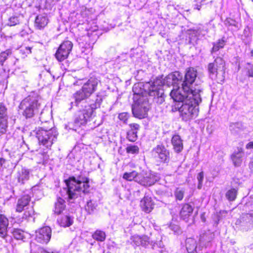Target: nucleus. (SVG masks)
<instances>
[{
    "instance_id": "a211bd4d",
    "label": "nucleus",
    "mask_w": 253,
    "mask_h": 253,
    "mask_svg": "<svg viewBox=\"0 0 253 253\" xmlns=\"http://www.w3.org/2000/svg\"><path fill=\"white\" fill-rule=\"evenodd\" d=\"M244 153L242 148H238L231 155V159L235 166L239 167L242 163Z\"/></svg>"
},
{
    "instance_id": "5701e85b",
    "label": "nucleus",
    "mask_w": 253,
    "mask_h": 253,
    "mask_svg": "<svg viewBox=\"0 0 253 253\" xmlns=\"http://www.w3.org/2000/svg\"><path fill=\"white\" fill-rule=\"evenodd\" d=\"M8 220L6 217L2 214L0 215V236L4 238L7 234V228Z\"/></svg>"
},
{
    "instance_id": "58836bf2",
    "label": "nucleus",
    "mask_w": 253,
    "mask_h": 253,
    "mask_svg": "<svg viewBox=\"0 0 253 253\" xmlns=\"http://www.w3.org/2000/svg\"><path fill=\"white\" fill-rule=\"evenodd\" d=\"M126 150L128 153L135 154L138 153L139 148L135 145H129L126 147Z\"/></svg>"
},
{
    "instance_id": "20e7f679",
    "label": "nucleus",
    "mask_w": 253,
    "mask_h": 253,
    "mask_svg": "<svg viewBox=\"0 0 253 253\" xmlns=\"http://www.w3.org/2000/svg\"><path fill=\"white\" fill-rule=\"evenodd\" d=\"M39 95L32 92L23 99L18 106V112L26 118H31L38 113L41 105Z\"/></svg>"
},
{
    "instance_id": "aec40b11",
    "label": "nucleus",
    "mask_w": 253,
    "mask_h": 253,
    "mask_svg": "<svg viewBox=\"0 0 253 253\" xmlns=\"http://www.w3.org/2000/svg\"><path fill=\"white\" fill-rule=\"evenodd\" d=\"M130 129L127 132V138L129 141L134 142L137 138V133L139 128V125L137 124H129Z\"/></svg>"
},
{
    "instance_id": "79ce46f5",
    "label": "nucleus",
    "mask_w": 253,
    "mask_h": 253,
    "mask_svg": "<svg viewBox=\"0 0 253 253\" xmlns=\"http://www.w3.org/2000/svg\"><path fill=\"white\" fill-rule=\"evenodd\" d=\"M20 51L23 55L26 56L31 53V47L26 46L21 47Z\"/></svg>"
},
{
    "instance_id": "49530a36",
    "label": "nucleus",
    "mask_w": 253,
    "mask_h": 253,
    "mask_svg": "<svg viewBox=\"0 0 253 253\" xmlns=\"http://www.w3.org/2000/svg\"><path fill=\"white\" fill-rule=\"evenodd\" d=\"M224 23L225 25L226 26H235L236 25V22L233 19L228 18L225 19V20L224 22Z\"/></svg>"
},
{
    "instance_id": "864d4df0",
    "label": "nucleus",
    "mask_w": 253,
    "mask_h": 253,
    "mask_svg": "<svg viewBox=\"0 0 253 253\" xmlns=\"http://www.w3.org/2000/svg\"><path fill=\"white\" fill-rule=\"evenodd\" d=\"M155 244H156L157 246L158 247H159V248H163L164 247V245L163 244V243L161 242V241H160L159 243H155L153 245V246H155Z\"/></svg>"
},
{
    "instance_id": "c85d7f7f",
    "label": "nucleus",
    "mask_w": 253,
    "mask_h": 253,
    "mask_svg": "<svg viewBox=\"0 0 253 253\" xmlns=\"http://www.w3.org/2000/svg\"><path fill=\"white\" fill-rule=\"evenodd\" d=\"M193 209L191 206L187 204L183 205L180 212L181 217L184 219H186L193 212Z\"/></svg>"
},
{
    "instance_id": "1a4fd4ad",
    "label": "nucleus",
    "mask_w": 253,
    "mask_h": 253,
    "mask_svg": "<svg viewBox=\"0 0 253 253\" xmlns=\"http://www.w3.org/2000/svg\"><path fill=\"white\" fill-rule=\"evenodd\" d=\"M207 239V235L203 234L200 236L199 239V245L197 241L194 238H188L186 240V247L188 253H199L203 247L206 245V242H209Z\"/></svg>"
},
{
    "instance_id": "f03ea898",
    "label": "nucleus",
    "mask_w": 253,
    "mask_h": 253,
    "mask_svg": "<svg viewBox=\"0 0 253 253\" xmlns=\"http://www.w3.org/2000/svg\"><path fill=\"white\" fill-rule=\"evenodd\" d=\"M199 89L194 91L191 95H184L183 99L179 102L178 105L180 117L184 121H189L194 119L199 114V104L201 102V94L198 93Z\"/></svg>"
},
{
    "instance_id": "39448f33",
    "label": "nucleus",
    "mask_w": 253,
    "mask_h": 253,
    "mask_svg": "<svg viewBox=\"0 0 253 253\" xmlns=\"http://www.w3.org/2000/svg\"><path fill=\"white\" fill-rule=\"evenodd\" d=\"M197 77V71L193 68H189L185 75L184 80L181 84V90L183 94L188 97L191 95L194 91L199 89L198 93L201 94L202 91L201 87L198 85L193 86V84L195 81Z\"/></svg>"
},
{
    "instance_id": "37998d69",
    "label": "nucleus",
    "mask_w": 253,
    "mask_h": 253,
    "mask_svg": "<svg viewBox=\"0 0 253 253\" xmlns=\"http://www.w3.org/2000/svg\"><path fill=\"white\" fill-rule=\"evenodd\" d=\"M34 214V211L33 208H31L28 209V210L24 212L23 218L25 219H28V218L32 217L33 215Z\"/></svg>"
},
{
    "instance_id": "a878e982",
    "label": "nucleus",
    "mask_w": 253,
    "mask_h": 253,
    "mask_svg": "<svg viewBox=\"0 0 253 253\" xmlns=\"http://www.w3.org/2000/svg\"><path fill=\"white\" fill-rule=\"evenodd\" d=\"M48 22V20L46 15H38L35 20V26L38 29H42L47 25Z\"/></svg>"
},
{
    "instance_id": "6e6d98bb",
    "label": "nucleus",
    "mask_w": 253,
    "mask_h": 253,
    "mask_svg": "<svg viewBox=\"0 0 253 253\" xmlns=\"http://www.w3.org/2000/svg\"><path fill=\"white\" fill-rule=\"evenodd\" d=\"M251 56L253 57V49L251 50Z\"/></svg>"
},
{
    "instance_id": "8fccbe9b",
    "label": "nucleus",
    "mask_w": 253,
    "mask_h": 253,
    "mask_svg": "<svg viewBox=\"0 0 253 253\" xmlns=\"http://www.w3.org/2000/svg\"><path fill=\"white\" fill-rule=\"evenodd\" d=\"M119 118L120 120L126 123L128 118V114L126 113H122L119 115Z\"/></svg>"
},
{
    "instance_id": "4be33fe9",
    "label": "nucleus",
    "mask_w": 253,
    "mask_h": 253,
    "mask_svg": "<svg viewBox=\"0 0 253 253\" xmlns=\"http://www.w3.org/2000/svg\"><path fill=\"white\" fill-rule=\"evenodd\" d=\"M88 97H89L88 95L84 93L82 89H81L73 94V98L75 99V102H72L71 104L72 106L73 105L78 106L81 101L84 100Z\"/></svg>"
},
{
    "instance_id": "6ab92c4d",
    "label": "nucleus",
    "mask_w": 253,
    "mask_h": 253,
    "mask_svg": "<svg viewBox=\"0 0 253 253\" xmlns=\"http://www.w3.org/2000/svg\"><path fill=\"white\" fill-rule=\"evenodd\" d=\"M140 207L145 212H151L154 207L151 198L148 196H145L140 201Z\"/></svg>"
},
{
    "instance_id": "412c9836",
    "label": "nucleus",
    "mask_w": 253,
    "mask_h": 253,
    "mask_svg": "<svg viewBox=\"0 0 253 253\" xmlns=\"http://www.w3.org/2000/svg\"><path fill=\"white\" fill-rule=\"evenodd\" d=\"M30 171L28 169L22 168L17 173V181L19 183L24 184L26 181H28L30 177Z\"/></svg>"
},
{
    "instance_id": "2eb2a0df",
    "label": "nucleus",
    "mask_w": 253,
    "mask_h": 253,
    "mask_svg": "<svg viewBox=\"0 0 253 253\" xmlns=\"http://www.w3.org/2000/svg\"><path fill=\"white\" fill-rule=\"evenodd\" d=\"M7 120V109L3 103H0V136L6 132Z\"/></svg>"
},
{
    "instance_id": "ea45409f",
    "label": "nucleus",
    "mask_w": 253,
    "mask_h": 253,
    "mask_svg": "<svg viewBox=\"0 0 253 253\" xmlns=\"http://www.w3.org/2000/svg\"><path fill=\"white\" fill-rule=\"evenodd\" d=\"M47 151L43 152L42 153H39L38 154V157L41 159L40 161L39 162V163H43L44 162L48 160L49 156L47 155Z\"/></svg>"
},
{
    "instance_id": "423d86ee",
    "label": "nucleus",
    "mask_w": 253,
    "mask_h": 253,
    "mask_svg": "<svg viewBox=\"0 0 253 253\" xmlns=\"http://www.w3.org/2000/svg\"><path fill=\"white\" fill-rule=\"evenodd\" d=\"M58 133L55 128H52L46 130L40 128L37 132V137L40 145L49 149L53 143L56 140Z\"/></svg>"
},
{
    "instance_id": "0eeeda50",
    "label": "nucleus",
    "mask_w": 253,
    "mask_h": 253,
    "mask_svg": "<svg viewBox=\"0 0 253 253\" xmlns=\"http://www.w3.org/2000/svg\"><path fill=\"white\" fill-rule=\"evenodd\" d=\"M100 101L96 99L95 103L85 106V108L79 112L75 119V123L80 125L85 124L93 115L94 110L99 107Z\"/></svg>"
},
{
    "instance_id": "dca6fc26",
    "label": "nucleus",
    "mask_w": 253,
    "mask_h": 253,
    "mask_svg": "<svg viewBox=\"0 0 253 253\" xmlns=\"http://www.w3.org/2000/svg\"><path fill=\"white\" fill-rule=\"evenodd\" d=\"M130 244L133 246H141L143 247H147V246L152 245L153 242L146 235H138L135 234L130 237Z\"/></svg>"
},
{
    "instance_id": "4c0bfd02",
    "label": "nucleus",
    "mask_w": 253,
    "mask_h": 253,
    "mask_svg": "<svg viewBox=\"0 0 253 253\" xmlns=\"http://www.w3.org/2000/svg\"><path fill=\"white\" fill-rule=\"evenodd\" d=\"M96 205L93 203L92 201L90 200L87 202L85 207V210L89 213H91L95 209Z\"/></svg>"
},
{
    "instance_id": "c03bdc74",
    "label": "nucleus",
    "mask_w": 253,
    "mask_h": 253,
    "mask_svg": "<svg viewBox=\"0 0 253 253\" xmlns=\"http://www.w3.org/2000/svg\"><path fill=\"white\" fill-rule=\"evenodd\" d=\"M11 54V51L10 50H7L4 52H2L0 53V58H1L0 59L1 61H4L7 58V57Z\"/></svg>"
},
{
    "instance_id": "c9c22d12",
    "label": "nucleus",
    "mask_w": 253,
    "mask_h": 253,
    "mask_svg": "<svg viewBox=\"0 0 253 253\" xmlns=\"http://www.w3.org/2000/svg\"><path fill=\"white\" fill-rule=\"evenodd\" d=\"M184 194L183 189L177 188L174 191V196L176 200L181 201L183 199Z\"/></svg>"
},
{
    "instance_id": "de8ad7c7",
    "label": "nucleus",
    "mask_w": 253,
    "mask_h": 253,
    "mask_svg": "<svg viewBox=\"0 0 253 253\" xmlns=\"http://www.w3.org/2000/svg\"><path fill=\"white\" fill-rule=\"evenodd\" d=\"M240 126L239 123H232L229 126V129L232 132H236L237 131L236 128L239 129Z\"/></svg>"
},
{
    "instance_id": "f8f14e48",
    "label": "nucleus",
    "mask_w": 253,
    "mask_h": 253,
    "mask_svg": "<svg viewBox=\"0 0 253 253\" xmlns=\"http://www.w3.org/2000/svg\"><path fill=\"white\" fill-rule=\"evenodd\" d=\"M140 99L132 106V111L133 115L139 119L146 117L147 112L149 109V105L147 101H142Z\"/></svg>"
},
{
    "instance_id": "cd10ccee",
    "label": "nucleus",
    "mask_w": 253,
    "mask_h": 253,
    "mask_svg": "<svg viewBox=\"0 0 253 253\" xmlns=\"http://www.w3.org/2000/svg\"><path fill=\"white\" fill-rule=\"evenodd\" d=\"M60 226L66 227L71 226L73 223V217L69 215H64L57 220Z\"/></svg>"
},
{
    "instance_id": "f3484780",
    "label": "nucleus",
    "mask_w": 253,
    "mask_h": 253,
    "mask_svg": "<svg viewBox=\"0 0 253 253\" xmlns=\"http://www.w3.org/2000/svg\"><path fill=\"white\" fill-rule=\"evenodd\" d=\"M98 81L95 78H90L82 86V89L88 97L96 90Z\"/></svg>"
},
{
    "instance_id": "09e8293b",
    "label": "nucleus",
    "mask_w": 253,
    "mask_h": 253,
    "mask_svg": "<svg viewBox=\"0 0 253 253\" xmlns=\"http://www.w3.org/2000/svg\"><path fill=\"white\" fill-rule=\"evenodd\" d=\"M169 227L171 230L173 231V232L176 234H179L180 232L179 227L178 225L171 224L169 225Z\"/></svg>"
},
{
    "instance_id": "b1692460",
    "label": "nucleus",
    "mask_w": 253,
    "mask_h": 253,
    "mask_svg": "<svg viewBox=\"0 0 253 253\" xmlns=\"http://www.w3.org/2000/svg\"><path fill=\"white\" fill-rule=\"evenodd\" d=\"M30 200L31 197L28 195H25L22 197L18 201L16 211L21 212L24 208L28 205Z\"/></svg>"
},
{
    "instance_id": "6e6552de",
    "label": "nucleus",
    "mask_w": 253,
    "mask_h": 253,
    "mask_svg": "<svg viewBox=\"0 0 253 253\" xmlns=\"http://www.w3.org/2000/svg\"><path fill=\"white\" fill-rule=\"evenodd\" d=\"M225 70V62L220 57H217L213 63L208 65L209 76L212 80L216 79L218 76L223 77Z\"/></svg>"
},
{
    "instance_id": "9b49d317",
    "label": "nucleus",
    "mask_w": 253,
    "mask_h": 253,
    "mask_svg": "<svg viewBox=\"0 0 253 253\" xmlns=\"http://www.w3.org/2000/svg\"><path fill=\"white\" fill-rule=\"evenodd\" d=\"M151 155L156 161L160 163H167L169 161V152L162 145H158L153 148Z\"/></svg>"
},
{
    "instance_id": "7c9ffc66",
    "label": "nucleus",
    "mask_w": 253,
    "mask_h": 253,
    "mask_svg": "<svg viewBox=\"0 0 253 253\" xmlns=\"http://www.w3.org/2000/svg\"><path fill=\"white\" fill-rule=\"evenodd\" d=\"M226 43V41L224 38L218 40L217 42L213 43V47L211 49V52H214L222 48Z\"/></svg>"
},
{
    "instance_id": "13d9d810",
    "label": "nucleus",
    "mask_w": 253,
    "mask_h": 253,
    "mask_svg": "<svg viewBox=\"0 0 253 253\" xmlns=\"http://www.w3.org/2000/svg\"><path fill=\"white\" fill-rule=\"evenodd\" d=\"M54 1H59L60 0H53Z\"/></svg>"
},
{
    "instance_id": "603ef678",
    "label": "nucleus",
    "mask_w": 253,
    "mask_h": 253,
    "mask_svg": "<svg viewBox=\"0 0 253 253\" xmlns=\"http://www.w3.org/2000/svg\"><path fill=\"white\" fill-rule=\"evenodd\" d=\"M41 253H58V252L56 251H47L45 250H42L41 252Z\"/></svg>"
},
{
    "instance_id": "393cba45",
    "label": "nucleus",
    "mask_w": 253,
    "mask_h": 253,
    "mask_svg": "<svg viewBox=\"0 0 253 253\" xmlns=\"http://www.w3.org/2000/svg\"><path fill=\"white\" fill-rule=\"evenodd\" d=\"M171 143L175 152L178 153L182 150L183 143L179 135H174L171 139Z\"/></svg>"
},
{
    "instance_id": "72a5a7b5",
    "label": "nucleus",
    "mask_w": 253,
    "mask_h": 253,
    "mask_svg": "<svg viewBox=\"0 0 253 253\" xmlns=\"http://www.w3.org/2000/svg\"><path fill=\"white\" fill-rule=\"evenodd\" d=\"M237 193V190L231 189L227 192L226 197L229 201H234L236 198Z\"/></svg>"
},
{
    "instance_id": "4468645a",
    "label": "nucleus",
    "mask_w": 253,
    "mask_h": 253,
    "mask_svg": "<svg viewBox=\"0 0 253 253\" xmlns=\"http://www.w3.org/2000/svg\"><path fill=\"white\" fill-rule=\"evenodd\" d=\"M51 235V229L48 226H45L36 232L35 239L42 244H47L50 240Z\"/></svg>"
},
{
    "instance_id": "c756f323",
    "label": "nucleus",
    "mask_w": 253,
    "mask_h": 253,
    "mask_svg": "<svg viewBox=\"0 0 253 253\" xmlns=\"http://www.w3.org/2000/svg\"><path fill=\"white\" fill-rule=\"evenodd\" d=\"M65 201L61 198L57 199L55 203L54 212L57 214L61 213L65 208Z\"/></svg>"
},
{
    "instance_id": "3c124183",
    "label": "nucleus",
    "mask_w": 253,
    "mask_h": 253,
    "mask_svg": "<svg viewBox=\"0 0 253 253\" xmlns=\"http://www.w3.org/2000/svg\"><path fill=\"white\" fill-rule=\"evenodd\" d=\"M246 148L248 149H250L253 148V141L250 142L248 143L246 146Z\"/></svg>"
},
{
    "instance_id": "9d476101",
    "label": "nucleus",
    "mask_w": 253,
    "mask_h": 253,
    "mask_svg": "<svg viewBox=\"0 0 253 253\" xmlns=\"http://www.w3.org/2000/svg\"><path fill=\"white\" fill-rule=\"evenodd\" d=\"M160 179L159 175L151 171H142L139 173L136 182L144 186H150Z\"/></svg>"
},
{
    "instance_id": "473e14b6",
    "label": "nucleus",
    "mask_w": 253,
    "mask_h": 253,
    "mask_svg": "<svg viewBox=\"0 0 253 253\" xmlns=\"http://www.w3.org/2000/svg\"><path fill=\"white\" fill-rule=\"evenodd\" d=\"M92 238L98 241H104L106 238L105 233L101 230H96L92 235Z\"/></svg>"
},
{
    "instance_id": "a19ab883",
    "label": "nucleus",
    "mask_w": 253,
    "mask_h": 253,
    "mask_svg": "<svg viewBox=\"0 0 253 253\" xmlns=\"http://www.w3.org/2000/svg\"><path fill=\"white\" fill-rule=\"evenodd\" d=\"M204 177V174L203 171H201L198 173L197 175V180L198 181V188L201 189L203 185V181Z\"/></svg>"
},
{
    "instance_id": "a18cd8bd",
    "label": "nucleus",
    "mask_w": 253,
    "mask_h": 253,
    "mask_svg": "<svg viewBox=\"0 0 253 253\" xmlns=\"http://www.w3.org/2000/svg\"><path fill=\"white\" fill-rule=\"evenodd\" d=\"M247 70V75L249 77L253 78V65L248 63V67H246Z\"/></svg>"
},
{
    "instance_id": "bb28decb",
    "label": "nucleus",
    "mask_w": 253,
    "mask_h": 253,
    "mask_svg": "<svg viewBox=\"0 0 253 253\" xmlns=\"http://www.w3.org/2000/svg\"><path fill=\"white\" fill-rule=\"evenodd\" d=\"M147 83H146L144 84H143L142 83H138L135 84L132 88V90L134 92V94L137 95H143V90L147 93H148L150 96H152L149 93V89L147 88H145V85Z\"/></svg>"
},
{
    "instance_id": "7ed1b4c3",
    "label": "nucleus",
    "mask_w": 253,
    "mask_h": 253,
    "mask_svg": "<svg viewBox=\"0 0 253 253\" xmlns=\"http://www.w3.org/2000/svg\"><path fill=\"white\" fill-rule=\"evenodd\" d=\"M88 179L85 177H72L66 180V188L62 192L65 193L67 198L74 200L81 196L82 193H86L89 191Z\"/></svg>"
},
{
    "instance_id": "bf43d9fd",
    "label": "nucleus",
    "mask_w": 253,
    "mask_h": 253,
    "mask_svg": "<svg viewBox=\"0 0 253 253\" xmlns=\"http://www.w3.org/2000/svg\"><path fill=\"white\" fill-rule=\"evenodd\" d=\"M253 1V0H252Z\"/></svg>"
},
{
    "instance_id": "2f4dec72",
    "label": "nucleus",
    "mask_w": 253,
    "mask_h": 253,
    "mask_svg": "<svg viewBox=\"0 0 253 253\" xmlns=\"http://www.w3.org/2000/svg\"><path fill=\"white\" fill-rule=\"evenodd\" d=\"M138 175L139 173L134 170L130 172H125L124 174L123 177L128 181L134 180L136 182V179L138 177Z\"/></svg>"
},
{
    "instance_id": "e433bc0d",
    "label": "nucleus",
    "mask_w": 253,
    "mask_h": 253,
    "mask_svg": "<svg viewBox=\"0 0 253 253\" xmlns=\"http://www.w3.org/2000/svg\"><path fill=\"white\" fill-rule=\"evenodd\" d=\"M19 23V19L17 16L10 17L7 21V25L9 26H14Z\"/></svg>"
},
{
    "instance_id": "f704fd0d",
    "label": "nucleus",
    "mask_w": 253,
    "mask_h": 253,
    "mask_svg": "<svg viewBox=\"0 0 253 253\" xmlns=\"http://www.w3.org/2000/svg\"><path fill=\"white\" fill-rule=\"evenodd\" d=\"M13 235L17 240H23L24 238V232L20 229H14L13 231Z\"/></svg>"
},
{
    "instance_id": "ddd939ff",
    "label": "nucleus",
    "mask_w": 253,
    "mask_h": 253,
    "mask_svg": "<svg viewBox=\"0 0 253 253\" xmlns=\"http://www.w3.org/2000/svg\"><path fill=\"white\" fill-rule=\"evenodd\" d=\"M73 48L71 42L67 41L62 42L58 47L55 54V57L59 61H62L69 56Z\"/></svg>"
},
{
    "instance_id": "5fc2aeb1",
    "label": "nucleus",
    "mask_w": 253,
    "mask_h": 253,
    "mask_svg": "<svg viewBox=\"0 0 253 253\" xmlns=\"http://www.w3.org/2000/svg\"><path fill=\"white\" fill-rule=\"evenodd\" d=\"M5 162V160L2 158H0V165L2 166V165Z\"/></svg>"
},
{
    "instance_id": "4d7b16f0",
    "label": "nucleus",
    "mask_w": 253,
    "mask_h": 253,
    "mask_svg": "<svg viewBox=\"0 0 253 253\" xmlns=\"http://www.w3.org/2000/svg\"><path fill=\"white\" fill-rule=\"evenodd\" d=\"M251 166H252V167H253V162H252V163H251Z\"/></svg>"
},
{
    "instance_id": "f257e3e1",
    "label": "nucleus",
    "mask_w": 253,
    "mask_h": 253,
    "mask_svg": "<svg viewBox=\"0 0 253 253\" xmlns=\"http://www.w3.org/2000/svg\"><path fill=\"white\" fill-rule=\"evenodd\" d=\"M182 79V75L179 72H174L169 74L163 80L157 79L153 83H148L146 84L145 87L149 89V93L155 98L157 97L161 103L164 101V93L161 88L163 85L170 86L172 85L170 95L174 101H180L183 99L184 95L183 94L181 87L178 85Z\"/></svg>"
}]
</instances>
